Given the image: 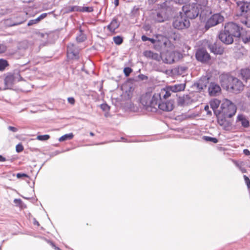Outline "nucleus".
<instances>
[{"mask_svg": "<svg viewBox=\"0 0 250 250\" xmlns=\"http://www.w3.org/2000/svg\"><path fill=\"white\" fill-rule=\"evenodd\" d=\"M161 93H155L153 96L149 92L143 94L140 99L141 103L145 107L146 109L151 112H156L157 102L160 100Z\"/></svg>", "mask_w": 250, "mask_h": 250, "instance_id": "nucleus-1", "label": "nucleus"}, {"mask_svg": "<svg viewBox=\"0 0 250 250\" xmlns=\"http://www.w3.org/2000/svg\"><path fill=\"white\" fill-rule=\"evenodd\" d=\"M222 85L225 86L228 89H231L233 92L238 93L243 89L244 85L237 78L229 76L221 77Z\"/></svg>", "mask_w": 250, "mask_h": 250, "instance_id": "nucleus-2", "label": "nucleus"}, {"mask_svg": "<svg viewBox=\"0 0 250 250\" xmlns=\"http://www.w3.org/2000/svg\"><path fill=\"white\" fill-rule=\"evenodd\" d=\"M183 54L178 51L167 50L161 54V59L166 63L172 64L183 58Z\"/></svg>", "mask_w": 250, "mask_h": 250, "instance_id": "nucleus-3", "label": "nucleus"}, {"mask_svg": "<svg viewBox=\"0 0 250 250\" xmlns=\"http://www.w3.org/2000/svg\"><path fill=\"white\" fill-rule=\"evenodd\" d=\"M222 113L225 117L231 118L234 116L237 110L235 105L230 101L228 99H224L221 106Z\"/></svg>", "mask_w": 250, "mask_h": 250, "instance_id": "nucleus-4", "label": "nucleus"}, {"mask_svg": "<svg viewBox=\"0 0 250 250\" xmlns=\"http://www.w3.org/2000/svg\"><path fill=\"white\" fill-rule=\"evenodd\" d=\"M173 27L178 30L188 28L190 26L189 20L182 13L175 16L172 23Z\"/></svg>", "mask_w": 250, "mask_h": 250, "instance_id": "nucleus-5", "label": "nucleus"}, {"mask_svg": "<svg viewBox=\"0 0 250 250\" xmlns=\"http://www.w3.org/2000/svg\"><path fill=\"white\" fill-rule=\"evenodd\" d=\"M186 83L167 86L165 88L160 90L161 93V95L164 98L169 97L171 96L170 92L176 93L184 91L186 88Z\"/></svg>", "mask_w": 250, "mask_h": 250, "instance_id": "nucleus-6", "label": "nucleus"}, {"mask_svg": "<svg viewBox=\"0 0 250 250\" xmlns=\"http://www.w3.org/2000/svg\"><path fill=\"white\" fill-rule=\"evenodd\" d=\"M183 14L188 19H194L198 16L199 14L200 8L192 4H186L182 7Z\"/></svg>", "mask_w": 250, "mask_h": 250, "instance_id": "nucleus-7", "label": "nucleus"}, {"mask_svg": "<svg viewBox=\"0 0 250 250\" xmlns=\"http://www.w3.org/2000/svg\"><path fill=\"white\" fill-rule=\"evenodd\" d=\"M168 98H164L161 96L160 100L157 102L156 111L158 109L164 111H170L173 110L174 108L173 102L167 100Z\"/></svg>", "mask_w": 250, "mask_h": 250, "instance_id": "nucleus-8", "label": "nucleus"}, {"mask_svg": "<svg viewBox=\"0 0 250 250\" xmlns=\"http://www.w3.org/2000/svg\"><path fill=\"white\" fill-rule=\"evenodd\" d=\"M241 28L236 23L233 22H229L226 24L224 30L234 37L238 38L241 36Z\"/></svg>", "mask_w": 250, "mask_h": 250, "instance_id": "nucleus-9", "label": "nucleus"}, {"mask_svg": "<svg viewBox=\"0 0 250 250\" xmlns=\"http://www.w3.org/2000/svg\"><path fill=\"white\" fill-rule=\"evenodd\" d=\"M223 21L224 17L220 14H214L208 20L205 25V28L208 30L210 27L221 23Z\"/></svg>", "mask_w": 250, "mask_h": 250, "instance_id": "nucleus-10", "label": "nucleus"}, {"mask_svg": "<svg viewBox=\"0 0 250 250\" xmlns=\"http://www.w3.org/2000/svg\"><path fill=\"white\" fill-rule=\"evenodd\" d=\"M21 77L19 72L8 73L6 74L4 79V83L6 86H12L16 82L21 80Z\"/></svg>", "mask_w": 250, "mask_h": 250, "instance_id": "nucleus-11", "label": "nucleus"}, {"mask_svg": "<svg viewBox=\"0 0 250 250\" xmlns=\"http://www.w3.org/2000/svg\"><path fill=\"white\" fill-rule=\"evenodd\" d=\"M196 58L198 61L204 63L208 62L211 58L209 54L204 49H200L197 51Z\"/></svg>", "mask_w": 250, "mask_h": 250, "instance_id": "nucleus-12", "label": "nucleus"}, {"mask_svg": "<svg viewBox=\"0 0 250 250\" xmlns=\"http://www.w3.org/2000/svg\"><path fill=\"white\" fill-rule=\"evenodd\" d=\"M233 36L229 33H227L224 30L223 32H221L219 35V39L226 44H230L233 42Z\"/></svg>", "mask_w": 250, "mask_h": 250, "instance_id": "nucleus-13", "label": "nucleus"}, {"mask_svg": "<svg viewBox=\"0 0 250 250\" xmlns=\"http://www.w3.org/2000/svg\"><path fill=\"white\" fill-rule=\"evenodd\" d=\"M244 1H240L237 2V7L241 12V15H244L248 12H250V1L246 0Z\"/></svg>", "mask_w": 250, "mask_h": 250, "instance_id": "nucleus-14", "label": "nucleus"}, {"mask_svg": "<svg viewBox=\"0 0 250 250\" xmlns=\"http://www.w3.org/2000/svg\"><path fill=\"white\" fill-rule=\"evenodd\" d=\"M208 48L210 51L215 54L222 55L224 52V48L216 43H214L213 44H209Z\"/></svg>", "mask_w": 250, "mask_h": 250, "instance_id": "nucleus-15", "label": "nucleus"}, {"mask_svg": "<svg viewBox=\"0 0 250 250\" xmlns=\"http://www.w3.org/2000/svg\"><path fill=\"white\" fill-rule=\"evenodd\" d=\"M120 24L118 19L114 18L110 24L107 25V28L112 34H114L116 33L115 30L119 28Z\"/></svg>", "mask_w": 250, "mask_h": 250, "instance_id": "nucleus-16", "label": "nucleus"}, {"mask_svg": "<svg viewBox=\"0 0 250 250\" xmlns=\"http://www.w3.org/2000/svg\"><path fill=\"white\" fill-rule=\"evenodd\" d=\"M208 92L211 96H215L221 92V88L219 85L211 83L208 87Z\"/></svg>", "mask_w": 250, "mask_h": 250, "instance_id": "nucleus-17", "label": "nucleus"}, {"mask_svg": "<svg viewBox=\"0 0 250 250\" xmlns=\"http://www.w3.org/2000/svg\"><path fill=\"white\" fill-rule=\"evenodd\" d=\"M144 55L147 58H151L156 61H159L161 58V56H160L158 53H154L150 50H146L144 52Z\"/></svg>", "mask_w": 250, "mask_h": 250, "instance_id": "nucleus-18", "label": "nucleus"}, {"mask_svg": "<svg viewBox=\"0 0 250 250\" xmlns=\"http://www.w3.org/2000/svg\"><path fill=\"white\" fill-rule=\"evenodd\" d=\"M237 122L240 123L244 127H248L250 125V123L246 117L242 114L238 115L237 118Z\"/></svg>", "mask_w": 250, "mask_h": 250, "instance_id": "nucleus-19", "label": "nucleus"}, {"mask_svg": "<svg viewBox=\"0 0 250 250\" xmlns=\"http://www.w3.org/2000/svg\"><path fill=\"white\" fill-rule=\"evenodd\" d=\"M193 4L198 7L200 10L207 7L208 0H193Z\"/></svg>", "mask_w": 250, "mask_h": 250, "instance_id": "nucleus-20", "label": "nucleus"}, {"mask_svg": "<svg viewBox=\"0 0 250 250\" xmlns=\"http://www.w3.org/2000/svg\"><path fill=\"white\" fill-rule=\"evenodd\" d=\"M241 75L243 80L247 81L250 79V69L249 68L242 69L241 70Z\"/></svg>", "mask_w": 250, "mask_h": 250, "instance_id": "nucleus-21", "label": "nucleus"}, {"mask_svg": "<svg viewBox=\"0 0 250 250\" xmlns=\"http://www.w3.org/2000/svg\"><path fill=\"white\" fill-rule=\"evenodd\" d=\"M187 69L188 68L187 67L179 66L172 70V71L173 72L174 74L181 75L183 74L187 70Z\"/></svg>", "mask_w": 250, "mask_h": 250, "instance_id": "nucleus-22", "label": "nucleus"}, {"mask_svg": "<svg viewBox=\"0 0 250 250\" xmlns=\"http://www.w3.org/2000/svg\"><path fill=\"white\" fill-rule=\"evenodd\" d=\"M71 11H79L83 12H91L93 11V8L92 7H74L72 8Z\"/></svg>", "mask_w": 250, "mask_h": 250, "instance_id": "nucleus-23", "label": "nucleus"}, {"mask_svg": "<svg viewBox=\"0 0 250 250\" xmlns=\"http://www.w3.org/2000/svg\"><path fill=\"white\" fill-rule=\"evenodd\" d=\"M189 97L187 96L180 97L178 99V104L180 106H184L188 104Z\"/></svg>", "mask_w": 250, "mask_h": 250, "instance_id": "nucleus-24", "label": "nucleus"}, {"mask_svg": "<svg viewBox=\"0 0 250 250\" xmlns=\"http://www.w3.org/2000/svg\"><path fill=\"white\" fill-rule=\"evenodd\" d=\"M209 103L211 108L215 112V110L218 108L220 104V101L218 99H215L211 100Z\"/></svg>", "mask_w": 250, "mask_h": 250, "instance_id": "nucleus-25", "label": "nucleus"}, {"mask_svg": "<svg viewBox=\"0 0 250 250\" xmlns=\"http://www.w3.org/2000/svg\"><path fill=\"white\" fill-rule=\"evenodd\" d=\"M73 45H68L67 46V55L68 56L72 59L76 58L77 57L76 54L75 52L72 50V47Z\"/></svg>", "mask_w": 250, "mask_h": 250, "instance_id": "nucleus-26", "label": "nucleus"}, {"mask_svg": "<svg viewBox=\"0 0 250 250\" xmlns=\"http://www.w3.org/2000/svg\"><path fill=\"white\" fill-rule=\"evenodd\" d=\"M9 66L8 62L4 59H0V71H4L6 67Z\"/></svg>", "mask_w": 250, "mask_h": 250, "instance_id": "nucleus-27", "label": "nucleus"}, {"mask_svg": "<svg viewBox=\"0 0 250 250\" xmlns=\"http://www.w3.org/2000/svg\"><path fill=\"white\" fill-rule=\"evenodd\" d=\"M74 137V135L72 133H70L69 134H65L63 136H62L61 137L59 138V141L62 142L64 141L67 140H71Z\"/></svg>", "mask_w": 250, "mask_h": 250, "instance_id": "nucleus-28", "label": "nucleus"}, {"mask_svg": "<svg viewBox=\"0 0 250 250\" xmlns=\"http://www.w3.org/2000/svg\"><path fill=\"white\" fill-rule=\"evenodd\" d=\"M113 40L115 43L118 45L121 44L123 42V38L120 36L113 37Z\"/></svg>", "mask_w": 250, "mask_h": 250, "instance_id": "nucleus-29", "label": "nucleus"}, {"mask_svg": "<svg viewBox=\"0 0 250 250\" xmlns=\"http://www.w3.org/2000/svg\"><path fill=\"white\" fill-rule=\"evenodd\" d=\"M203 138L206 141L211 142L215 144L217 143L218 142V139L216 138H213L209 136H204Z\"/></svg>", "mask_w": 250, "mask_h": 250, "instance_id": "nucleus-30", "label": "nucleus"}, {"mask_svg": "<svg viewBox=\"0 0 250 250\" xmlns=\"http://www.w3.org/2000/svg\"><path fill=\"white\" fill-rule=\"evenodd\" d=\"M50 138V136L49 135H38L37 137V139L40 141H46Z\"/></svg>", "mask_w": 250, "mask_h": 250, "instance_id": "nucleus-31", "label": "nucleus"}, {"mask_svg": "<svg viewBox=\"0 0 250 250\" xmlns=\"http://www.w3.org/2000/svg\"><path fill=\"white\" fill-rule=\"evenodd\" d=\"M155 21L159 22H161L164 21V18L160 13H157L156 17L155 18Z\"/></svg>", "mask_w": 250, "mask_h": 250, "instance_id": "nucleus-32", "label": "nucleus"}, {"mask_svg": "<svg viewBox=\"0 0 250 250\" xmlns=\"http://www.w3.org/2000/svg\"><path fill=\"white\" fill-rule=\"evenodd\" d=\"M132 69L130 67H127L124 69V73L125 76L128 77L132 72Z\"/></svg>", "mask_w": 250, "mask_h": 250, "instance_id": "nucleus-33", "label": "nucleus"}, {"mask_svg": "<svg viewBox=\"0 0 250 250\" xmlns=\"http://www.w3.org/2000/svg\"><path fill=\"white\" fill-rule=\"evenodd\" d=\"M23 146L21 144H18L16 146V151L17 152H21L23 150Z\"/></svg>", "mask_w": 250, "mask_h": 250, "instance_id": "nucleus-34", "label": "nucleus"}, {"mask_svg": "<svg viewBox=\"0 0 250 250\" xmlns=\"http://www.w3.org/2000/svg\"><path fill=\"white\" fill-rule=\"evenodd\" d=\"M243 177L248 188H250V179L246 175H244Z\"/></svg>", "mask_w": 250, "mask_h": 250, "instance_id": "nucleus-35", "label": "nucleus"}, {"mask_svg": "<svg viewBox=\"0 0 250 250\" xmlns=\"http://www.w3.org/2000/svg\"><path fill=\"white\" fill-rule=\"evenodd\" d=\"M6 46L5 45L3 44H0V54L5 52L6 50Z\"/></svg>", "mask_w": 250, "mask_h": 250, "instance_id": "nucleus-36", "label": "nucleus"}, {"mask_svg": "<svg viewBox=\"0 0 250 250\" xmlns=\"http://www.w3.org/2000/svg\"><path fill=\"white\" fill-rule=\"evenodd\" d=\"M242 40L245 43H250V36L248 37H243Z\"/></svg>", "mask_w": 250, "mask_h": 250, "instance_id": "nucleus-37", "label": "nucleus"}, {"mask_svg": "<svg viewBox=\"0 0 250 250\" xmlns=\"http://www.w3.org/2000/svg\"><path fill=\"white\" fill-rule=\"evenodd\" d=\"M28 177V176L26 174H25V173H18L17 174V177L18 178H21V177Z\"/></svg>", "mask_w": 250, "mask_h": 250, "instance_id": "nucleus-38", "label": "nucleus"}, {"mask_svg": "<svg viewBox=\"0 0 250 250\" xmlns=\"http://www.w3.org/2000/svg\"><path fill=\"white\" fill-rule=\"evenodd\" d=\"M68 102L71 104H74L75 102V100L74 98L73 97H69L67 99Z\"/></svg>", "mask_w": 250, "mask_h": 250, "instance_id": "nucleus-39", "label": "nucleus"}, {"mask_svg": "<svg viewBox=\"0 0 250 250\" xmlns=\"http://www.w3.org/2000/svg\"><path fill=\"white\" fill-rule=\"evenodd\" d=\"M204 110L207 111V114L208 115H211V112L209 110V106L207 105L205 106L204 107Z\"/></svg>", "mask_w": 250, "mask_h": 250, "instance_id": "nucleus-40", "label": "nucleus"}, {"mask_svg": "<svg viewBox=\"0 0 250 250\" xmlns=\"http://www.w3.org/2000/svg\"><path fill=\"white\" fill-rule=\"evenodd\" d=\"M175 2L180 4H183L188 1L189 0H175Z\"/></svg>", "mask_w": 250, "mask_h": 250, "instance_id": "nucleus-41", "label": "nucleus"}, {"mask_svg": "<svg viewBox=\"0 0 250 250\" xmlns=\"http://www.w3.org/2000/svg\"><path fill=\"white\" fill-rule=\"evenodd\" d=\"M245 23L248 27H250V16L247 19Z\"/></svg>", "mask_w": 250, "mask_h": 250, "instance_id": "nucleus-42", "label": "nucleus"}, {"mask_svg": "<svg viewBox=\"0 0 250 250\" xmlns=\"http://www.w3.org/2000/svg\"><path fill=\"white\" fill-rule=\"evenodd\" d=\"M47 16V14L46 13H43L42 14H41L39 17L38 18L40 19V20H42V19H43L44 18H45Z\"/></svg>", "mask_w": 250, "mask_h": 250, "instance_id": "nucleus-43", "label": "nucleus"}, {"mask_svg": "<svg viewBox=\"0 0 250 250\" xmlns=\"http://www.w3.org/2000/svg\"><path fill=\"white\" fill-rule=\"evenodd\" d=\"M36 24L35 23V20H30L29 21V22H28L27 25L28 26H31V25H32L33 24Z\"/></svg>", "mask_w": 250, "mask_h": 250, "instance_id": "nucleus-44", "label": "nucleus"}, {"mask_svg": "<svg viewBox=\"0 0 250 250\" xmlns=\"http://www.w3.org/2000/svg\"><path fill=\"white\" fill-rule=\"evenodd\" d=\"M8 129H9V130H10L13 132H16L18 130L17 128H16L15 127L11 126H9L8 127Z\"/></svg>", "mask_w": 250, "mask_h": 250, "instance_id": "nucleus-45", "label": "nucleus"}, {"mask_svg": "<svg viewBox=\"0 0 250 250\" xmlns=\"http://www.w3.org/2000/svg\"><path fill=\"white\" fill-rule=\"evenodd\" d=\"M243 153L247 156L250 155V151L248 149H245L243 150Z\"/></svg>", "mask_w": 250, "mask_h": 250, "instance_id": "nucleus-46", "label": "nucleus"}, {"mask_svg": "<svg viewBox=\"0 0 250 250\" xmlns=\"http://www.w3.org/2000/svg\"><path fill=\"white\" fill-rule=\"evenodd\" d=\"M141 38H142V41L144 42L149 41V38H148L145 35L142 36Z\"/></svg>", "mask_w": 250, "mask_h": 250, "instance_id": "nucleus-47", "label": "nucleus"}, {"mask_svg": "<svg viewBox=\"0 0 250 250\" xmlns=\"http://www.w3.org/2000/svg\"><path fill=\"white\" fill-rule=\"evenodd\" d=\"M85 39V37H84L83 36L81 38H80V37L77 38V41H78L80 42L83 41Z\"/></svg>", "mask_w": 250, "mask_h": 250, "instance_id": "nucleus-48", "label": "nucleus"}, {"mask_svg": "<svg viewBox=\"0 0 250 250\" xmlns=\"http://www.w3.org/2000/svg\"><path fill=\"white\" fill-rule=\"evenodd\" d=\"M5 161L6 159L2 156L0 155V162H5Z\"/></svg>", "mask_w": 250, "mask_h": 250, "instance_id": "nucleus-49", "label": "nucleus"}, {"mask_svg": "<svg viewBox=\"0 0 250 250\" xmlns=\"http://www.w3.org/2000/svg\"><path fill=\"white\" fill-rule=\"evenodd\" d=\"M149 41L151 42L152 43H155L156 41L153 39L149 38Z\"/></svg>", "mask_w": 250, "mask_h": 250, "instance_id": "nucleus-50", "label": "nucleus"}, {"mask_svg": "<svg viewBox=\"0 0 250 250\" xmlns=\"http://www.w3.org/2000/svg\"><path fill=\"white\" fill-rule=\"evenodd\" d=\"M34 20H35V21L36 23H38L41 21L40 20V19H39L38 18H37V19H35Z\"/></svg>", "mask_w": 250, "mask_h": 250, "instance_id": "nucleus-51", "label": "nucleus"}, {"mask_svg": "<svg viewBox=\"0 0 250 250\" xmlns=\"http://www.w3.org/2000/svg\"><path fill=\"white\" fill-rule=\"evenodd\" d=\"M115 1L116 6H118L119 4V0H115Z\"/></svg>", "mask_w": 250, "mask_h": 250, "instance_id": "nucleus-52", "label": "nucleus"}, {"mask_svg": "<svg viewBox=\"0 0 250 250\" xmlns=\"http://www.w3.org/2000/svg\"><path fill=\"white\" fill-rule=\"evenodd\" d=\"M90 135L91 136H94V134L92 132H90Z\"/></svg>", "mask_w": 250, "mask_h": 250, "instance_id": "nucleus-53", "label": "nucleus"}, {"mask_svg": "<svg viewBox=\"0 0 250 250\" xmlns=\"http://www.w3.org/2000/svg\"><path fill=\"white\" fill-rule=\"evenodd\" d=\"M34 224H35V225H37V226H39V222H38L37 221H36V222L34 223Z\"/></svg>", "mask_w": 250, "mask_h": 250, "instance_id": "nucleus-54", "label": "nucleus"}, {"mask_svg": "<svg viewBox=\"0 0 250 250\" xmlns=\"http://www.w3.org/2000/svg\"><path fill=\"white\" fill-rule=\"evenodd\" d=\"M241 170H242V171L243 172H246V170L245 169H242Z\"/></svg>", "mask_w": 250, "mask_h": 250, "instance_id": "nucleus-55", "label": "nucleus"}, {"mask_svg": "<svg viewBox=\"0 0 250 250\" xmlns=\"http://www.w3.org/2000/svg\"><path fill=\"white\" fill-rule=\"evenodd\" d=\"M106 106V104H104H104H102V105H101V107H102V108H104L103 107H104V106Z\"/></svg>", "mask_w": 250, "mask_h": 250, "instance_id": "nucleus-56", "label": "nucleus"}, {"mask_svg": "<svg viewBox=\"0 0 250 250\" xmlns=\"http://www.w3.org/2000/svg\"><path fill=\"white\" fill-rule=\"evenodd\" d=\"M249 97L250 98V91L249 92Z\"/></svg>", "mask_w": 250, "mask_h": 250, "instance_id": "nucleus-57", "label": "nucleus"}]
</instances>
